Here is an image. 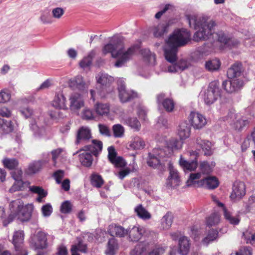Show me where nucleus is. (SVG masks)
<instances>
[{"mask_svg": "<svg viewBox=\"0 0 255 255\" xmlns=\"http://www.w3.org/2000/svg\"><path fill=\"white\" fill-rule=\"evenodd\" d=\"M187 19L190 27L199 29L193 35V39L196 42L206 40L212 37L228 47H235L239 44L237 40L230 37L223 31L215 32L216 24L214 21L208 22L205 17L195 15H188Z\"/></svg>", "mask_w": 255, "mask_h": 255, "instance_id": "1", "label": "nucleus"}, {"mask_svg": "<svg viewBox=\"0 0 255 255\" xmlns=\"http://www.w3.org/2000/svg\"><path fill=\"white\" fill-rule=\"evenodd\" d=\"M123 49L122 40L119 38L114 37L112 40V43L107 44L103 47L102 53L104 55L111 53L113 58H118L115 66L120 67L131 58L138 49V47L136 45L131 46L124 52H123Z\"/></svg>", "mask_w": 255, "mask_h": 255, "instance_id": "2", "label": "nucleus"}, {"mask_svg": "<svg viewBox=\"0 0 255 255\" xmlns=\"http://www.w3.org/2000/svg\"><path fill=\"white\" fill-rule=\"evenodd\" d=\"M191 34L187 30L174 31L166 41L164 55L167 61L174 63L177 60L178 48L185 45L191 39Z\"/></svg>", "mask_w": 255, "mask_h": 255, "instance_id": "3", "label": "nucleus"}, {"mask_svg": "<svg viewBox=\"0 0 255 255\" xmlns=\"http://www.w3.org/2000/svg\"><path fill=\"white\" fill-rule=\"evenodd\" d=\"M9 208L10 210L16 214L18 219L21 222L27 221L30 219L32 209L31 207L23 206L21 200L18 199L11 202Z\"/></svg>", "mask_w": 255, "mask_h": 255, "instance_id": "4", "label": "nucleus"}, {"mask_svg": "<svg viewBox=\"0 0 255 255\" xmlns=\"http://www.w3.org/2000/svg\"><path fill=\"white\" fill-rule=\"evenodd\" d=\"M221 96L219 83L218 81L211 82L206 90L204 94V102L207 105L214 103Z\"/></svg>", "mask_w": 255, "mask_h": 255, "instance_id": "5", "label": "nucleus"}, {"mask_svg": "<svg viewBox=\"0 0 255 255\" xmlns=\"http://www.w3.org/2000/svg\"><path fill=\"white\" fill-rule=\"evenodd\" d=\"M165 157L164 151L162 149H154L152 153H148L147 164L154 168H158L161 171L165 170V166L161 163L160 159Z\"/></svg>", "mask_w": 255, "mask_h": 255, "instance_id": "6", "label": "nucleus"}, {"mask_svg": "<svg viewBox=\"0 0 255 255\" xmlns=\"http://www.w3.org/2000/svg\"><path fill=\"white\" fill-rule=\"evenodd\" d=\"M113 81V78L107 74L101 73L97 77V82L101 85L100 95L102 97H106V94L112 92L113 90L111 84Z\"/></svg>", "mask_w": 255, "mask_h": 255, "instance_id": "7", "label": "nucleus"}, {"mask_svg": "<svg viewBox=\"0 0 255 255\" xmlns=\"http://www.w3.org/2000/svg\"><path fill=\"white\" fill-rule=\"evenodd\" d=\"M119 97L122 103H126L137 97V94L132 91L126 89L125 83L121 82L118 86Z\"/></svg>", "mask_w": 255, "mask_h": 255, "instance_id": "8", "label": "nucleus"}, {"mask_svg": "<svg viewBox=\"0 0 255 255\" xmlns=\"http://www.w3.org/2000/svg\"><path fill=\"white\" fill-rule=\"evenodd\" d=\"M92 138L91 129L88 127L82 126L77 130L75 143L83 144L88 142Z\"/></svg>", "mask_w": 255, "mask_h": 255, "instance_id": "9", "label": "nucleus"}, {"mask_svg": "<svg viewBox=\"0 0 255 255\" xmlns=\"http://www.w3.org/2000/svg\"><path fill=\"white\" fill-rule=\"evenodd\" d=\"M190 155L191 156H193L194 159L189 162L183 158L182 156H181L179 159V164L184 170L194 171L197 167V158L199 156V153L196 151H192L190 152Z\"/></svg>", "mask_w": 255, "mask_h": 255, "instance_id": "10", "label": "nucleus"}, {"mask_svg": "<svg viewBox=\"0 0 255 255\" xmlns=\"http://www.w3.org/2000/svg\"><path fill=\"white\" fill-rule=\"evenodd\" d=\"M189 121L195 129H201L207 124L206 119L203 115L194 112L190 114Z\"/></svg>", "mask_w": 255, "mask_h": 255, "instance_id": "11", "label": "nucleus"}, {"mask_svg": "<svg viewBox=\"0 0 255 255\" xmlns=\"http://www.w3.org/2000/svg\"><path fill=\"white\" fill-rule=\"evenodd\" d=\"M103 146V142L101 141L98 139H92L90 144L85 145L81 148V150L87 151L97 157L102 152Z\"/></svg>", "mask_w": 255, "mask_h": 255, "instance_id": "12", "label": "nucleus"}, {"mask_svg": "<svg viewBox=\"0 0 255 255\" xmlns=\"http://www.w3.org/2000/svg\"><path fill=\"white\" fill-rule=\"evenodd\" d=\"M48 234L42 231L38 232L32 240V244L35 249H44L47 248Z\"/></svg>", "mask_w": 255, "mask_h": 255, "instance_id": "13", "label": "nucleus"}, {"mask_svg": "<svg viewBox=\"0 0 255 255\" xmlns=\"http://www.w3.org/2000/svg\"><path fill=\"white\" fill-rule=\"evenodd\" d=\"M222 86L227 92L232 93L243 86V82L239 79L227 80L223 82Z\"/></svg>", "mask_w": 255, "mask_h": 255, "instance_id": "14", "label": "nucleus"}, {"mask_svg": "<svg viewBox=\"0 0 255 255\" xmlns=\"http://www.w3.org/2000/svg\"><path fill=\"white\" fill-rule=\"evenodd\" d=\"M70 109L73 112H78L84 106V101L82 96L77 93H75L70 97Z\"/></svg>", "mask_w": 255, "mask_h": 255, "instance_id": "15", "label": "nucleus"}, {"mask_svg": "<svg viewBox=\"0 0 255 255\" xmlns=\"http://www.w3.org/2000/svg\"><path fill=\"white\" fill-rule=\"evenodd\" d=\"M180 177L178 172L172 166H169V175L166 181V185L170 187H176L180 184Z\"/></svg>", "mask_w": 255, "mask_h": 255, "instance_id": "16", "label": "nucleus"}, {"mask_svg": "<svg viewBox=\"0 0 255 255\" xmlns=\"http://www.w3.org/2000/svg\"><path fill=\"white\" fill-rule=\"evenodd\" d=\"M165 95L164 93H160L156 96L157 103L161 104L165 110L167 112L173 111L175 107L174 101L170 98H165Z\"/></svg>", "mask_w": 255, "mask_h": 255, "instance_id": "17", "label": "nucleus"}, {"mask_svg": "<svg viewBox=\"0 0 255 255\" xmlns=\"http://www.w3.org/2000/svg\"><path fill=\"white\" fill-rule=\"evenodd\" d=\"M246 188L243 182L235 183L233 187V191L231 194L230 198L232 200H240L245 195Z\"/></svg>", "mask_w": 255, "mask_h": 255, "instance_id": "18", "label": "nucleus"}, {"mask_svg": "<svg viewBox=\"0 0 255 255\" xmlns=\"http://www.w3.org/2000/svg\"><path fill=\"white\" fill-rule=\"evenodd\" d=\"M127 230L128 240L131 242L138 241L144 232L143 228L136 226H133L131 228L129 227Z\"/></svg>", "mask_w": 255, "mask_h": 255, "instance_id": "19", "label": "nucleus"}, {"mask_svg": "<svg viewBox=\"0 0 255 255\" xmlns=\"http://www.w3.org/2000/svg\"><path fill=\"white\" fill-rule=\"evenodd\" d=\"M108 232L112 237L124 238L127 236L128 230L120 225L112 224L109 226Z\"/></svg>", "mask_w": 255, "mask_h": 255, "instance_id": "20", "label": "nucleus"}, {"mask_svg": "<svg viewBox=\"0 0 255 255\" xmlns=\"http://www.w3.org/2000/svg\"><path fill=\"white\" fill-rule=\"evenodd\" d=\"M198 184L199 186H204L209 189H214L218 187L219 182L215 176H208L198 181Z\"/></svg>", "mask_w": 255, "mask_h": 255, "instance_id": "21", "label": "nucleus"}, {"mask_svg": "<svg viewBox=\"0 0 255 255\" xmlns=\"http://www.w3.org/2000/svg\"><path fill=\"white\" fill-rule=\"evenodd\" d=\"M66 99L62 92L56 93L52 101V106L57 109L67 110Z\"/></svg>", "mask_w": 255, "mask_h": 255, "instance_id": "22", "label": "nucleus"}, {"mask_svg": "<svg viewBox=\"0 0 255 255\" xmlns=\"http://www.w3.org/2000/svg\"><path fill=\"white\" fill-rule=\"evenodd\" d=\"M243 72V65L240 62H236L227 71V76L229 79L239 77Z\"/></svg>", "mask_w": 255, "mask_h": 255, "instance_id": "23", "label": "nucleus"}, {"mask_svg": "<svg viewBox=\"0 0 255 255\" xmlns=\"http://www.w3.org/2000/svg\"><path fill=\"white\" fill-rule=\"evenodd\" d=\"M191 128L187 121H184L179 125L178 134L180 139L184 140L188 138L190 135Z\"/></svg>", "mask_w": 255, "mask_h": 255, "instance_id": "24", "label": "nucleus"}, {"mask_svg": "<svg viewBox=\"0 0 255 255\" xmlns=\"http://www.w3.org/2000/svg\"><path fill=\"white\" fill-rule=\"evenodd\" d=\"M169 24L167 22L159 23L156 26H154L150 28L155 37H162L165 33H167Z\"/></svg>", "mask_w": 255, "mask_h": 255, "instance_id": "25", "label": "nucleus"}, {"mask_svg": "<svg viewBox=\"0 0 255 255\" xmlns=\"http://www.w3.org/2000/svg\"><path fill=\"white\" fill-rule=\"evenodd\" d=\"M24 234L23 231H17L14 233L12 238V244L14 246L15 250L16 251L21 250Z\"/></svg>", "mask_w": 255, "mask_h": 255, "instance_id": "26", "label": "nucleus"}, {"mask_svg": "<svg viewBox=\"0 0 255 255\" xmlns=\"http://www.w3.org/2000/svg\"><path fill=\"white\" fill-rule=\"evenodd\" d=\"M79 151H83L79 155L81 164L87 167H91L93 161V154L87 151L81 150V149Z\"/></svg>", "mask_w": 255, "mask_h": 255, "instance_id": "27", "label": "nucleus"}, {"mask_svg": "<svg viewBox=\"0 0 255 255\" xmlns=\"http://www.w3.org/2000/svg\"><path fill=\"white\" fill-rule=\"evenodd\" d=\"M216 203L219 207H223L224 216L226 220L233 225H238L240 222V219L238 217L232 216V213L225 206L223 203L217 201Z\"/></svg>", "mask_w": 255, "mask_h": 255, "instance_id": "28", "label": "nucleus"}, {"mask_svg": "<svg viewBox=\"0 0 255 255\" xmlns=\"http://www.w3.org/2000/svg\"><path fill=\"white\" fill-rule=\"evenodd\" d=\"M69 86L73 89L83 90L85 88V83L81 76H77L69 81Z\"/></svg>", "mask_w": 255, "mask_h": 255, "instance_id": "29", "label": "nucleus"}, {"mask_svg": "<svg viewBox=\"0 0 255 255\" xmlns=\"http://www.w3.org/2000/svg\"><path fill=\"white\" fill-rule=\"evenodd\" d=\"M196 143L202 149L205 155L210 156L212 154L211 142L202 140L200 137H198L196 139Z\"/></svg>", "mask_w": 255, "mask_h": 255, "instance_id": "30", "label": "nucleus"}, {"mask_svg": "<svg viewBox=\"0 0 255 255\" xmlns=\"http://www.w3.org/2000/svg\"><path fill=\"white\" fill-rule=\"evenodd\" d=\"M189 240L187 237H182L179 241V251L182 255H186L190 249Z\"/></svg>", "mask_w": 255, "mask_h": 255, "instance_id": "31", "label": "nucleus"}, {"mask_svg": "<svg viewBox=\"0 0 255 255\" xmlns=\"http://www.w3.org/2000/svg\"><path fill=\"white\" fill-rule=\"evenodd\" d=\"M124 124L130 127L135 131H139L141 125L139 121L135 117H127L124 119Z\"/></svg>", "mask_w": 255, "mask_h": 255, "instance_id": "32", "label": "nucleus"}, {"mask_svg": "<svg viewBox=\"0 0 255 255\" xmlns=\"http://www.w3.org/2000/svg\"><path fill=\"white\" fill-rule=\"evenodd\" d=\"M13 130V126L10 121H7L0 118V133L7 134Z\"/></svg>", "mask_w": 255, "mask_h": 255, "instance_id": "33", "label": "nucleus"}, {"mask_svg": "<svg viewBox=\"0 0 255 255\" xmlns=\"http://www.w3.org/2000/svg\"><path fill=\"white\" fill-rule=\"evenodd\" d=\"M218 232L215 229H210L207 232L206 236L202 240L204 245H208L210 243L216 240L218 237Z\"/></svg>", "mask_w": 255, "mask_h": 255, "instance_id": "34", "label": "nucleus"}, {"mask_svg": "<svg viewBox=\"0 0 255 255\" xmlns=\"http://www.w3.org/2000/svg\"><path fill=\"white\" fill-rule=\"evenodd\" d=\"M30 190L34 193L38 194V197L36 198V201L39 203L43 202L42 199L45 197L48 193L45 191L42 187L36 186H32L30 187Z\"/></svg>", "mask_w": 255, "mask_h": 255, "instance_id": "35", "label": "nucleus"}, {"mask_svg": "<svg viewBox=\"0 0 255 255\" xmlns=\"http://www.w3.org/2000/svg\"><path fill=\"white\" fill-rule=\"evenodd\" d=\"M134 212L137 216L143 220H149L151 218V214L143 207L141 204L137 205L134 208Z\"/></svg>", "mask_w": 255, "mask_h": 255, "instance_id": "36", "label": "nucleus"}, {"mask_svg": "<svg viewBox=\"0 0 255 255\" xmlns=\"http://www.w3.org/2000/svg\"><path fill=\"white\" fill-rule=\"evenodd\" d=\"M173 215L170 212H167L161 220V227L163 230L169 229L173 222Z\"/></svg>", "mask_w": 255, "mask_h": 255, "instance_id": "37", "label": "nucleus"}, {"mask_svg": "<svg viewBox=\"0 0 255 255\" xmlns=\"http://www.w3.org/2000/svg\"><path fill=\"white\" fill-rule=\"evenodd\" d=\"M96 55L95 50L90 51L86 57H84L79 63L80 66L82 68L89 67L92 63V61Z\"/></svg>", "mask_w": 255, "mask_h": 255, "instance_id": "38", "label": "nucleus"}, {"mask_svg": "<svg viewBox=\"0 0 255 255\" xmlns=\"http://www.w3.org/2000/svg\"><path fill=\"white\" fill-rule=\"evenodd\" d=\"M235 119L236 121L232 125L233 128L235 130L242 131L249 124L248 120L238 117V116H236Z\"/></svg>", "mask_w": 255, "mask_h": 255, "instance_id": "39", "label": "nucleus"}, {"mask_svg": "<svg viewBox=\"0 0 255 255\" xmlns=\"http://www.w3.org/2000/svg\"><path fill=\"white\" fill-rule=\"evenodd\" d=\"M3 166L8 170L15 169L19 165L18 160L14 158H5L2 160Z\"/></svg>", "mask_w": 255, "mask_h": 255, "instance_id": "40", "label": "nucleus"}, {"mask_svg": "<svg viewBox=\"0 0 255 255\" xmlns=\"http://www.w3.org/2000/svg\"><path fill=\"white\" fill-rule=\"evenodd\" d=\"M118 245L116 239L112 238L109 239L108 243L106 253L107 255H115L116 251L118 249Z\"/></svg>", "mask_w": 255, "mask_h": 255, "instance_id": "41", "label": "nucleus"}, {"mask_svg": "<svg viewBox=\"0 0 255 255\" xmlns=\"http://www.w3.org/2000/svg\"><path fill=\"white\" fill-rule=\"evenodd\" d=\"M91 183L93 187L101 188L104 183V180L101 175L94 173L91 176Z\"/></svg>", "mask_w": 255, "mask_h": 255, "instance_id": "42", "label": "nucleus"}, {"mask_svg": "<svg viewBox=\"0 0 255 255\" xmlns=\"http://www.w3.org/2000/svg\"><path fill=\"white\" fill-rule=\"evenodd\" d=\"M96 113L101 116L107 115L109 113L110 107L107 104L97 103L95 106Z\"/></svg>", "mask_w": 255, "mask_h": 255, "instance_id": "43", "label": "nucleus"}, {"mask_svg": "<svg viewBox=\"0 0 255 255\" xmlns=\"http://www.w3.org/2000/svg\"><path fill=\"white\" fill-rule=\"evenodd\" d=\"M243 238L247 244L255 246V232L247 230L243 233Z\"/></svg>", "mask_w": 255, "mask_h": 255, "instance_id": "44", "label": "nucleus"}, {"mask_svg": "<svg viewBox=\"0 0 255 255\" xmlns=\"http://www.w3.org/2000/svg\"><path fill=\"white\" fill-rule=\"evenodd\" d=\"M221 65L220 61L218 59H214L206 62L205 66L206 69L211 71L218 70Z\"/></svg>", "mask_w": 255, "mask_h": 255, "instance_id": "45", "label": "nucleus"}, {"mask_svg": "<svg viewBox=\"0 0 255 255\" xmlns=\"http://www.w3.org/2000/svg\"><path fill=\"white\" fill-rule=\"evenodd\" d=\"M42 167V163L40 161H35L28 166L26 170L28 174H33L39 171Z\"/></svg>", "mask_w": 255, "mask_h": 255, "instance_id": "46", "label": "nucleus"}, {"mask_svg": "<svg viewBox=\"0 0 255 255\" xmlns=\"http://www.w3.org/2000/svg\"><path fill=\"white\" fill-rule=\"evenodd\" d=\"M130 146L135 150L143 149L145 146L144 140L138 136L134 137Z\"/></svg>", "mask_w": 255, "mask_h": 255, "instance_id": "47", "label": "nucleus"}, {"mask_svg": "<svg viewBox=\"0 0 255 255\" xmlns=\"http://www.w3.org/2000/svg\"><path fill=\"white\" fill-rule=\"evenodd\" d=\"M113 134L116 138L122 137L125 133V128L120 124L114 125L112 127Z\"/></svg>", "mask_w": 255, "mask_h": 255, "instance_id": "48", "label": "nucleus"}, {"mask_svg": "<svg viewBox=\"0 0 255 255\" xmlns=\"http://www.w3.org/2000/svg\"><path fill=\"white\" fill-rule=\"evenodd\" d=\"M220 222V216L214 213L206 219V224L208 226L211 227L217 225Z\"/></svg>", "mask_w": 255, "mask_h": 255, "instance_id": "49", "label": "nucleus"}, {"mask_svg": "<svg viewBox=\"0 0 255 255\" xmlns=\"http://www.w3.org/2000/svg\"><path fill=\"white\" fill-rule=\"evenodd\" d=\"M199 168L201 172L204 174H209L213 171V167L206 161L201 162L200 164Z\"/></svg>", "mask_w": 255, "mask_h": 255, "instance_id": "50", "label": "nucleus"}, {"mask_svg": "<svg viewBox=\"0 0 255 255\" xmlns=\"http://www.w3.org/2000/svg\"><path fill=\"white\" fill-rule=\"evenodd\" d=\"M182 143L178 139L172 138L170 139L167 144V148H170L172 151L179 149L182 147Z\"/></svg>", "mask_w": 255, "mask_h": 255, "instance_id": "51", "label": "nucleus"}, {"mask_svg": "<svg viewBox=\"0 0 255 255\" xmlns=\"http://www.w3.org/2000/svg\"><path fill=\"white\" fill-rule=\"evenodd\" d=\"M201 177V173L198 172L196 173H191L189 178L187 181V185L188 186H190L195 184L196 183L198 184L197 180L199 179Z\"/></svg>", "mask_w": 255, "mask_h": 255, "instance_id": "52", "label": "nucleus"}, {"mask_svg": "<svg viewBox=\"0 0 255 255\" xmlns=\"http://www.w3.org/2000/svg\"><path fill=\"white\" fill-rule=\"evenodd\" d=\"M146 250L144 245L142 243L137 244L134 248L131 251V255H141Z\"/></svg>", "mask_w": 255, "mask_h": 255, "instance_id": "53", "label": "nucleus"}, {"mask_svg": "<svg viewBox=\"0 0 255 255\" xmlns=\"http://www.w3.org/2000/svg\"><path fill=\"white\" fill-rule=\"evenodd\" d=\"M76 246L77 251L82 253H86L88 252V248L86 244L84 243L81 240L78 241L77 244L73 245L71 247Z\"/></svg>", "mask_w": 255, "mask_h": 255, "instance_id": "54", "label": "nucleus"}, {"mask_svg": "<svg viewBox=\"0 0 255 255\" xmlns=\"http://www.w3.org/2000/svg\"><path fill=\"white\" fill-rule=\"evenodd\" d=\"M72 204L69 201H64L61 205L60 211L64 214H68L72 210Z\"/></svg>", "mask_w": 255, "mask_h": 255, "instance_id": "55", "label": "nucleus"}, {"mask_svg": "<svg viewBox=\"0 0 255 255\" xmlns=\"http://www.w3.org/2000/svg\"><path fill=\"white\" fill-rule=\"evenodd\" d=\"M14 180V183L9 189L10 192H11L21 190L23 186V182L22 179Z\"/></svg>", "mask_w": 255, "mask_h": 255, "instance_id": "56", "label": "nucleus"}, {"mask_svg": "<svg viewBox=\"0 0 255 255\" xmlns=\"http://www.w3.org/2000/svg\"><path fill=\"white\" fill-rule=\"evenodd\" d=\"M140 53L143 58L148 61L150 60L151 59H153L154 60L155 59V55L153 53H152L149 49H141L140 51Z\"/></svg>", "mask_w": 255, "mask_h": 255, "instance_id": "57", "label": "nucleus"}, {"mask_svg": "<svg viewBox=\"0 0 255 255\" xmlns=\"http://www.w3.org/2000/svg\"><path fill=\"white\" fill-rule=\"evenodd\" d=\"M82 118L86 120L94 119V116L92 111L88 108L84 109L82 113Z\"/></svg>", "mask_w": 255, "mask_h": 255, "instance_id": "58", "label": "nucleus"}, {"mask_svg": "<svg viewBox=\"0 0 255 255\" xmlns=\"http://www.w3.org/2000/svg\"><path fill=\"white\" fill-rule=\"evenodd\" d=\"M100 133L106 136L110 137L111 136V133L109 128L106 125L103 124H99L98 125Z\"/></svg>", "mask_w": 255, "mask_h": 255, "instance_id": "59", "label": "nucleus"}, {"mask_svg": "<svg viewBox=\"0 0 255 255\" xmlns=\"http://www.w3.org/2000/svg\"><path fill=\"white\" fill-rule=\"evenodd\" d=\"M116 167H124L126 166L127 163L121 156H118L113 162H111Z\"/></svg>", "mask_w": 255, "mask_h": 255, "instance_id": "60", "label": "nucleus"}, {"mask_svg": "<svg viewBox=\"0 0 255 255\" xmlns=\"http://www.w3.org/2000/svg\"><path fill=\"white\" fill-rule=\"evenodd\" d=\"M41 211L44 216L48 217L52 213L53 209L50 204L47 203L42 207Z\"/></svg>", "mask_w": 255, "mask_h": 255, "instance_id": "61", "label": "nucleus"}, {"mask_svg": "<svg viewBox=\"0 0 255 255\" xmlns=\"http://www.w3.org/2000/svg\"><path fill=\"white\" fill-rule=\"evenodd\" d=\"M108 159L110 162H113L118 156L115 148L113 146L108 147Z\"/></svg>", "mask_w": 255, "mask_h": 255, "instance_id": "62", "label": "nucleus"}, {"mask_svg": "<svg viewBox=\"0 0 255 255\" xmlns=\"http://www.w3.org/2000/svg\"><path fill=\"white\" fill-rule=\"evenodd\" d=\"M236 255H252V249L249 247H242L236 252Z\"/></svg>", "mask_w": 255, "mask_h": 255, "instance_id": "63", "label": "nucleus"}, {"mask_svg": "<svg viewBox=\"0 0 255 255\" xmlns=\"http://www.w3.org/2000/svg\"><path fill=\"white\" fill-rule=\"evenodd\" d=\"M48 114L52 120H56L64 117L62 112L60 111L50 110L48 111Z\"/></svg>", "mask_w": 255, "mask_h": 255, "instance_id": "64", "label": "nucleus"}]
</instances>
